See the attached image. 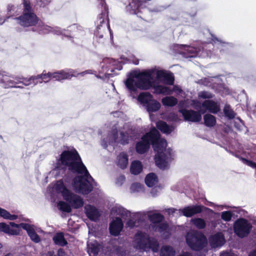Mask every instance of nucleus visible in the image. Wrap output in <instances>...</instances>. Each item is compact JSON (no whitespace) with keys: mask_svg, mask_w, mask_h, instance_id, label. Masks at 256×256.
Here are the masks:
<instances>
[{"mask_svg":"<svg viewBox=\"0 0 256 256\" xmlns=\"http://www.w3.org/2000/svg\"><path fill=\"white\" fill-rule=\"evenodd\" d=\"M175 251L174 248L168 246H166L160 250V256H174Z\"/></svg>","mask_w":256,"mask_h":256,"instance_id":"40","label":"nucleus"},{"mask_svg":"<svg viewBox=\"0 0 256 256\" xmlns=\"http://www.w3.org/2000/svg\"><path fill=\"white\" fill-rule=\"evenodd\" d=\"M177 256H192L188 252H186L182 254H179Z\"/></svg>","mask_w":256,"mask_h":256,"instance_id":"64","label":"nucleus"},{"mask_svg":"<svg viewBox=\"0 0 256 256\" xmlns=\"http://www.w3.org/2000/svg\"><path fill=\"white\" fill-rule=\"evenodd\" d=\"M68 168V170L73 174H84V176L90 177L93 180V178L89 174L80 156L76 160L72 162Z\"/></svg>","mask_w":256,"mask_h":256,"instance_id":"10","label":"nucleus"},{"mask_svg":"<svg viewBox=\"0 0 256 256\" xmlns=\"http://www.w3.org/2000/svg\"><path fill=\"white\" fill-rule=\"evenodd\" d=\"M162 102L164 106H174L178 104L177 98L172 96L164 98Z\"/></svg>","mask_w":256,"mask_h":256,"instance_id":"39","label":"nucleus"},{"mask_svg":"<svg viewBox=\"0 0 256 256\" xmlns=\"http://www.w3.org/2000/svg\"><path fill=\"white\" fill-rule=\"evenodd\" d=\"M199 96L201 98L204 99H210L213 98L214 96V94L206 91H202L200 92V94H199Z\"/></svg>","mask_w":256,"mask_h":256,"instance_id":"50","label":"nucleus"},{"mask_svg":"<svg viewBox=\"0 0 256 256\" xmlns=\"http://www.w3.org/2000/svg\"><path fill=\"white\" fill-rule=\"evenodd\" d=\"M224 242V236L221 232H217L209 238L210 244L214 248L222 246Z\"/></svg>","mask_w":256,"mask_h":256,"instance_id":"19","label":"nucleus"},{"mask_svg":"<svg viewBox=\"0 0 256 256\" xmlns=\"http://www.w3.org/2000/svg\"><path fill=\"white\" fill-rule=\"evenodd\" d=\"M128 156L124 152H121L118 156L117 165L122 169H125L128 164Z\"/></svg>","mask_w":256,"mask_h":256,"instance_id":"26","label":"nucleus"},{"mask_svg":"<svg viewBox=\"0 0 256 256\" xmlns=\"http://www.w3.org/2000/svg\"><path fill=\"white\" fill-rule=\"evenodd\" d=\"M142 5L140 0H132L129 4L126 6V10L131 14H136L140 18H142L140 14V6Z\"/></svg>","mask_w":256,"mask_h":256,"instance_id":"17","label":"nucleus"},{"mask_svg":"<svg viewBox=\"0 0 256 256\" xmlns=\"http://www.w3.org/2000/svg\"><path fill=\"white\" fill-rule=\"evenodd\" d=\"M152 136H154V140H152V146L156 154L164 152L167 146V142L166 140L160 138V135L159 132L155 128H152Z\"/></svg>","mask_w":256,"mask_h":256,"instance_id":"9","label":"nucleus"},{"mask_svg":"<svg viewBox=\"0 0 256 256\" xmlns=\"http://www.w3.org/2000/svg\"><path fill=\"white\" fill-rule=\"evenodd\" d=\"M50 2L51 0H36V4L40 7L44 8L47 6Z\"/></svg>","mask_w":256,"mask_h":256,"instance_id":"52","label":"nucleus"},{"mask_svg":"<svg viewBox=\"0 0 256 256\" xmlns=\"http://www.w3.org/2000/svg\"><path fill=\"white\" fill-rule=\"evenodd\" d=\"M224 112L225 115L228 118L230 119L234 118V112L232 110L224 108Z\"/></svg>","mask_w":256,"mask_h":256,"instance_id":"54","label":"nucleus"},{"mask_svg":"<svg viewBox=\"0 0 256 256\" xmlns=\"http://www.w3.org/2000/svg\"><path fill=\"white\" fill-rule=\"evenodd\" d=\"M232 216V213L230 210L222 212L221 214V218L227 222L231 220Z\"/></svg>","mask_w":256,"mask_h":256,"instance_id":"47","label":"nucleus"},{"mask_svg":"<svg viewBox=\"0 0 256 256\" xmlns=\"http://www.w3.org/2000/svg\"><path fill=\"white\" fill-rule=\"evenodd\" d=\"M248 256H256V248L250 252Z\"/></svg>","mask_w":256,"mask_h":256,"instance_id":"62","label":"nucleus"},{"mask_svg":"<svg viewBox=\"0 0 256 256\" xmlns=\"http://www.w3.org/2000/svg\"><path fill=\"white\" fill-rule=\"evenodd\" d=\"M57 256H66V252L64 249L60 248L58 250Z\"/></svg>","mask_w":256,"mask_h":256,"instance_id":"58","label":"nucleus"},{"mask_svg":"<svg viewBox=\"0 0 256 256\" xmlns=\"http://www.w3.org/2000/svg\"><path fill=\"white\" fill-rule=\"evenodd\" d=\"M0 216L10 220H15L18 218L17 215L11 214L8 211L1 208H0Z\"/></svg>","mask_w":256,"mask_h":256,"instance_id":"41","label":"nucleus"},{"mask_svg":"<svg viewBox=\"0 0 256 256\" xmlns=\"http://www.w3.org/2000/svg\"><path fill=\"white\" fill-rule=\"evenodd\" d=\"M194 106L195 108L197 110L200 109V108H201V107H202V104L198 101H196L195 102Z\"/></svg>","mask_w":256,"mask_h":256,"instance_id":"60","label":"nucleus"},{"mask_svg":"<svg viewBox=\"0 0 256 256\" xmlns=\"http://www.w3.org/2000/svg\"><path fill=\"white\" fill-rule=\"evenodd\" d=\"M148 220L152 224H158L164 220V216L160 213H154L148 216Z\"/></svg>","mask_w":256,"mask_h":256,"instance_id":"37","label":"nucleus"},{"mask_svg":"<svg viewBox=\"0 0 256 256\" xmlns=\"http://www.w3.org/2000/svg\"><path fill=\"white\" fill-rule=\"evenodd\" d=\"M40 80V76L38 74L37 76H32L30 78H27L25 81V86H28L30 84L36 85L38 83H42Z\"/></svg>","mask_w":256,"mask_h":256,"instance_id":"42","label":"nucleus"},{"mask_svg":"<svg viewBox=\"0 0 256 256\" xmlns=\"http://www.w3.org/2000/svg\"><path fill=\"white\" fill-rule=\"evenodd\" d=\"M86 214L89 220L93 222H96L100 216L98 209L92 205H88L86 208Z\"/></svg>","mask_w":256,"mask_h":256,"instance_id":"20","label":"nucleus"},{"mask_svg":"<svg viewBox=\"0 0 256 256\" xmlns=\"http://www.w3.org/2000/svg\"><path fill=\"white\" fill-rule=\"evenodd\" d=\"M66 202L70 204L74 208H79L84 205L83 199L79 196L76 194L71 192L64 198Z\"/></svg>","mask_w":256,"mask_h":256,"instance_id":"14","label":"nucleus"},{"mask_svg":"<svg viewBox=\"0 0 256 256\" xmlns=\"http://www.w3.org/2000/svg\"><path fill=\"white\" fill-rule=\"evenodd\" d=\"M178 112L182 114L184 120L186 121L199 122L202 120V116L200 114L194 110L183 108L180 109Z\"/></svg>","mask_w":256,"mask_h":256,"instance_id":"12","label":"nucleus"},{"mask_svg":"<svg viewBox=\"0 0 256 256\" xmlns=\"http://www.w3.org/2000/svg\"><path fill=\"white\" fill-rule=\"evenodd\" d=\"M80 158V154L76 149L64 150L60 155L59 161L62 166L68 167L72 162Z\"/></svg>","mask_w":256,"mask_h":256,"instance_id":"11","label":"nucleus"},{"mask_svg":"<svg viewBox=\"0 0 256 256\" xmlns=\"http://www.w3.org/2000/svg\"><path fill=\"white\" fill-rule=\"evenodd\" d=\"M152 73L150 71L132 72L128 76L125 85L130 91L132 92H136L138 88L148 90L152 87Z\"/></svg>","mask_w":256,"mask_h":256,"instance_id":"2","label":"nucleus"},{"mask_svg":"<svg viewBox=\"0 0 256 256\" xmlns=\"http://www.w3.org/2000/svg\"><path fill=\"white\" fill-rule=\"evenodd\" d=\"M56 190L58 192L62 194L64 199L70 192V191L66 187L62 180L57 182L56 185Z\"/></svg>","mask_w":256,"mask_h":256,"instance_id":"24","label":"nucleus"},{"mask_svg":"<svg viewBox=\"0 0 256 256\" xmlns=\"http://www.w3.org/2000/svg\"><path fill=\"white\" fill-rule=\"evenodd\" d=\"M90 252L94 256L98 254L100 252V248L98 245L92 244L90 247Z\"/></svg>","mask_w":256,"mask_h":256,"instance_id":"55","label":"nucleus"},{"mask_svg":"<svg viewBox=\"0 0 256 256\" xmlns=\"http://www.w3.org/2000/svg\"><path fill=\"white\" fill-rule=\"evenodd\" d=\"M204 124L208 127H212L216 123V118L210 114H207L204 116Z\"/></svg>","mask_w":256,"mask_h":256,"instance_id":"31","label":"nucleus"},{"mask_svg":"<svg viewBox=\"0 0 256 256\" xmlns=\"http://www.w3.org/2000/svg\"><path fill=\"white\" fill-rule=\"evenodd\" d=\"M13 80H14V82L16 83V84H22L24 85L25 86V81L26 80L27 78H24L22 76H14L13 77Z\"/></svg>","mask_w":256,"mask_h":256,"instance_id":"51","label":"nucleus"},{"mask_svg":"<svg viewBox=\"0 0 256 256\" xmlns=\"http://www.w3.org/2000/svg\"><path fill=\"white\" fill-rule=\"evenodd\" d=\"M145 106L149 112L158 111L160 108V104L153 98Z\"/></svg>","mask_w":256,"mask_h":256,"instance_id":"33","label":"nucleus"},{"mask_svg":"<svg viewBox=\"0 0 256 256\" xmlns=\"http://www.w3.org/2000/svg\"><path fill=\"white\" fill-rule=\"evenodd\" d=\"M10 224L13 228H16V229H20V228H22L24 230H26L28 234L34 228L32 227L31 225L28 224L26 223H21L20 224H16L14 222H10ZM21 230H20V232Z\"/></svg>","mask_w":256,"mask_h":256,"instance_id":"35","label":"nucleus"},{"mask_svg":"<svg viewBox=\"0 0 256 256\" xmlns=\"http://www.w3.org/2000/svg\"><path fill=\"white\" fill-rule=\"evenodd\" d=\"M172 150L168 148L164 152L156 154L155 155V163L156 166L161 170H166L169 167V162L172 160Z\"/></svg>","mask_w":256,"mask_h":256,"instance_id":"8","label":"nucleus"},{"mask_svg":"<svg viewBox=\"0 0 256 256\" xmlns=\"http://www.w3.org/2000/svg\"><path fill=\"white\" fill-rule=\"evenodd\" d=\"M127 212H128V211H126L123 208L119 209V214L122 216H125V215L126 216L128 214Z\"/></svg>","mask_w":256,"mask_h":256,"instance_id":"59","label":"nucleus"},{"mask_svg":"<svg viewBox=\"0 0 256 256\" xmlns=\"http://www.w3.org/2000/svg\"><path fill=\"white\" fill-rule=\"evenodd\" d=\"M10 76L7 75L6 78L2 82V86L4 88H22L23 87L20 86H16L14 80L9 78Z\"/></svg>","mask_w":256,"mask_h":256,"instance_id":"38","label":"nucleus"},{"mask_svg":"<svg viewBox=\"0 0 256 256\" xmlns=\"http://www.w3.org/2000/svg\"><path fill=\"white\" fill-rule=\"evenodd\" d=\"M52 240L55 244L64 246L68 244L65 239L64 234L62 232H57L52 238Z\"/></svg>","mask_w":256,"mask_h":256,"instance_id":"25","label":"nucleus"},{"mask_svg":"<svg viewBox=\"0 0 256 256\" xmlns=\"http://www.w3.org/2000/svg\"><path fill=\"white\" fill-rule=\"evenodd\" d=\"M159 244L158 241L154 239L150 238V242L148 246V248L151 249L154 252H157L158 250Z\"/></svg>","mask_w":256,"mask_h":256,"instance_id":"45","label":"nucleus"},{"mask_svg":"<svg viewBox=\"0 0 256 256\" xmlns=\"http://www.w3.org/2000/svg\"><path fill=\"white\" fill-rule=\"evenodd\" d=\"M58 206L60 210L62 212L69 213L72 211L70 206L64 201L59 202L58 204Z\"/></svg>","mask_w":256,"mask_h":256,"instance_id":"44","label":"nucleus"},{"mask_svg":"<svg viewBox=\"0 0 256 256\" xmlns=\"http://www.w3.org/2000/svg\"><path fill=\"white\" fill-rule=\"evenodd\" d=\"M23 11L22 14L16 18L18 24L23 27L34 26L32 30L40 34L47 32L49 27L40 22V19L34 12L30 0H22Z\"/></svg>","mask_w":256,"mask_h":256,"instance_id":"1","label":"nucleus"},{"mask_svg":"<svg viewBox=\"0 0 256 256\" xmlns=\"http://www.w3.org/2000/svg\"><path fill=\"white\" fill-rule=\"evenodd\" d=\"M252 228V224L244 218L237 219L233 225L234 233L241 238L247 237L250 233Z\"/></svg>","mask_w":256,"mask_h":256,"instance_id":"5","label":"nucleus"},{"mask_svg":"<svg viewBox=\"0 0 256 256\" xmlns=\"http://www.w3.org/2000/svg\"><path fill=\"white\" fill-rule=\"evenodd\" d=\"M153 98V96L152 94H151L148 92H142L139 94L138 100L144 106H146L148 104L152 99Z\"/></svg>","mask_w":256,"mask_h":256,"instance_id":"28","label":"nucleus"},{"mask_svg":"<svg viewBox=\"0 0 256 256\" xmlns=\"http://www.w3.org/2000/svg\"><path fill=\"white\" fill-rule=\"evenodd\" d=\"M158 182V178L154 173H150L145 178V183L148 187H152Z\"/></svg>","mask_w":256,"mask_h":256,"instance_id":"36","label":"nucleus"},{"mask_svg":"<svg viewBox=\"0 0 256 256\" xmlns=\"http://www.w3.org/2000/svg\"><path fill=\"white\" fill-rule=\"evenodd\" d=\"M88 73L86 72H84L80 73H77L76 72L72 69H68L66 70H61L56 72H46V70H44L40 76V80L42 82H48L50 79H54L55 80L60 81L64 80H70L73 76H77L78 75L80 74L84 76V74Z\"/></svg>","mask_w":256,"mask_h":256,"instance_id":"3","label":"nucleus"},{"mask_svg":"<svg viewBox=\"0 0 256 256\" xmlns=\"http://www.w3.org/2000/svg\"><path fill=\"white\" fill-rule=\"evenodd\" d=\"M188 51L189 53V54L188 56V57H196L198 54V52H196V49L193 47H188Z\"/></svg>","mask_w":256,"mask_h":256,"instance_id":"53","label":"nucleus"},{"mask_svg":"<svg viewBox=\"0 0 256 256\" xmlns=\"http://www.w3.org/2000/svg\"><path fill=\"white\" fill-rule=\"evenodd\" d=\"M28 235L31 240L36 243H38L40 241V236L37 234L34 229L30 232Z\"/></svg>","mask_w":256,"mask_h":256,"instance_id":"48","label":"nucleus"},{"mask_svg":"<svg viewBox=\"0 0 256 256\" xmlns=\"http://www.w3.org/2000/svg\"><path fill=\"white\" fill-rule=\"evenodd\" d=\"M10 224L13 228H16V229H20V228H22L24 230H26L28 234L34 228L32 227L31 225L28 224L26 223H21L20 224H16L14 222H10ZM21 230H20V232Z\"/></svg>","mask_w":256,"mask_h":256,"instance_id":"34","label":"nucleus"},{"mask_svg":"<svg viewBox=\"0 0 256 256\" xmlns=\"http://www.w3.org/2000/svg\"><path fill=\"white\" fill-rule=\"evenodd\" d=\"M142 170V166L140 161L134 160L132 162L130 168V171L132 174L134 175L138 174L141 172Z\"/></svg>","mask_w":256,"mask_h":256,"instance_id":"29","label":"nucleus"},{"mask_svg":"<svg viewBox=\"0 0 256 256\" xmlns=\"http://www.w3.org/2000/svg\"><path fill=\"white\" fill-rule=\"evenodd\" d=\"M158 224H158V226L159 230L160 232H163V231L166 230L168 228V226L167 223L160 222Z\"/></svg>","mask_w":256,"mask_h":256,"instance_id":"56","label":"nucleus"},{"mask_svg":"<svg viewBox=\"0 0 256 256\" xmlns=\"http://www.w3.org/2000/svg\"><path fill=\"white\" fill-rule=\"evenodd\" d=\"M124 227V224L121 218L116 217L115 220H112L110 224V232L114 236H118L120 234Z\"/></svg>","mask_w":256,"mask_h":256,"instance_id":"15","label":"nucleus"},{"mask_svg":"<svg viewBox=\"0 0 256 256\" xmlns=\"http://www.w3.org/2000/svg\"><path fill=\"white\" fill-rule=\"evenodd\" d=\"M156 78L162 81L164 84L173 85L174 78L172 72H167L164 70H160L156 72Z\"/></svg>","mask_w":256,"mask_h":256,"instance_id":"16","label":"nucleus"},{"mask_svg":"<svg viewBox=\"0 0 256 256\" xmlns=\"http://www.w3.org/2000/svg\"><path fill=\"white\" fill-rule=\"evenodd\" d=\"M88 178L92 180V178H86L84 175L79 176L74 178V188L77 192L86 195L92 191L93 186L88 182Z\"/></svg>","mask_w":256,"mask_h":256,"instance_id":"6","label":"nucleus"},{"mask_svg":"<svg viewBox=\"0 0 256 256\" xmlns=\"http://www.w3.org/2000/svg\"><path fill=\"white\" fill-rule=\"evenodd\" d=\"M156 128L162 132L164 134H170L172 132V126L162 120H160L156 124Z\"/></svg>","mask_w":256,"mask_h":256,"instance_id":"32","label":"nucleus"},{"mask_svg":"<svg viewBox=\"0 0 256 256\" xmlns=\"http://www.w3.org/2000/svg\"><path fill=\"white\" fill-rule=\"evenodd\" d=\"M10 226V225L7 224L4 222H0V232H4L11 236L20 234V229L11 228Z\"/></svg>","mask_w":256,"mask_h":256,"instance_id":"22","label":"nucleus"},{"mask_svg":"<svg viewBox=\"0 0 256 256\" xmlns=\"http://www.w3.org/2000/svg\"><path fill=\"white\" fill-rule=\"evenodd\" d=\"M193 224L198 229H204L206 226V223L204 220L202 218H195L192 220Z\"/></svg>","mask_w":256,"mask_h":256,"instance_id":"43","label":"nucleus"},{"mask_svg":"<svg viewBox=\"0 0 256 256\" xmlns=\"http://www.w3.org/2000/svg\"><path fill=\"white\" fill-rule=\"evenodd\" d=\"M202 108L207 110L210 112L216 114L220 111V106L217 102L213 100H208L202 104Z\"/></svg>","mask_w":256,"mask_h":256,"instance_id":"18","label":"nucleus"},{"mask_svg":"<svg viewBox=\"0 0 256 256\" xmlns=\"http://www.w3.org/2000/svg\"><path fill=\"white\" fill-rule=\"evenodd\" d=\"M139 238L136 240V244L138 247L144 250L148 249V242H150V238L146 236L142 233L138 234Z\"/></svg>","mask_w":256,"mask_h":256,"instance_id":"23","label":"nucleus"},{"mask_svg":"<svg viewBox=\"0 0 256 256\" xmlns=\"http://www.w3.org/2000/svg\"><path fill=\"white\" fill-rule=\"evenodd\" d=\"M152 128L148 132H146L141 138L139 141L136 144L135 149L136 152L140 154L146 152L150 148L152 145V140H154L152 136Z\"/></svg>","mask_w":256,"mask_h":256,"instance_id":"7","label":"nucleus"},{"mask_svg":"<svg viewBox=\"0 0 256 256\" xmlns=\"http://www.w3.org/2000/svg\"><path fill=\"white\" fill-rule=\"evenodd\" d=\"M101 6L102 10L101 13L98 16V20L100 22H104V18H106L107 20V26L110 28V20L108 17V8L106 4L105 0H98Z\"/></svg>","mask_w":256,"mask_h":256,"instance_id":"21","label":"nucleus"},{"mask_svg":"<svg viewBox=\"0 0 256 256\" xmlns=\"http://www.w3.org/2000/svg\"><path fill=\"white\" fill-rule=\"evenodd\" d=\"M207 209L208 208L204 206L196 204L185 206L181 210V212L183 216L187 218H190L196 214H200L204 210Z\"/></svg>","mask_w":256,"mask_h":256,"instance_id":"13","label":"nucleus"},{"mask_svg":"<svg viewBox=\"0 0 256 256\" xmlns=\"http://www.w3.org/2000/svg\"><path fill=\"white\" fill-rule=\"evenodd\" d=\"M155 93L164 95H170L174 89L172 90L168 86L162 85H157L154 86Z\"/></svg>","mask_w":256,"mask_h":256,"instance_id":"27","label":"nucleus"},{"mask_svg":"<svg viewBox=\"0 0 256 256\" xmlns=\"http://www.w3.org/2000/svg\"><path fill=\"white\" fill-rule=\"evenodd\" d=\"M180 12L177 10L172 12L170 16L168 18V20H178L179 19Z\"/></svg>","mask_w":256,"mask_h":256,"instance_id":"49","label":"nucleus"},{"mask_svg":"<svg viewBox=\"0 0 256 256\" xmlns=\"http://www.w3.org/2000/svg\"><path fill=\"white\" fill-rule=\"evenodd\" d=\"M7 72L0 70V84H2L4 80L6 78Z\"/></svg>","mask_w":256,"mask_h":256,"instance_id":"57","label":"nucleus"},{"mask_svg":"<svg viewBox=\"0 0 256 256\" xmlns=\"http://www.w3.org/2000/svg\"><path fill=\"white\" fill-rule=\"evenodd\" d=\"M129 134L128 132H120V142L125 145L129 143Z\"/></svg>","mask_w":256,"mask_h":256,"instance_id":"46","label":"nucleus"},{"mask_svg":"<svg viewBox=\"0 0 256 256\" xmlns=\"http://www.w3.org/2000/svg\"><path fill=\"white\" fill-rule=\"evenodd\" d=\"M186 242L193 250L200 251L206 246L208 241L202 232L196 231L188 234Z\"/></svg>","mask_w":256,"mask_h":256,"instance_id":"4","label":"nucleus"},{"mask_svg":"<svg viewBox=\"0 0 256 256\" xmlns=\"http://www.w3.org/2000/svg\"><path fill=\"white\" fill-rule=\"evenodd\" d=\"M206 110H206V108L204 109V108H200L199 109V110L196 112H198L200 114V116H202V114H204V113H206Z\"/></svg>","mask_w":256,"mask_h":256,"instance_id":"61","label":"nucleus"},{"mask_svg":"<svg viewBox=\"0 0 256 256\" xmlns=\"http://www.w3.org/2000/svg\"><path fill=\"white\" fill-rule=\"evenodd\" d=\"M48 256H57V255L55 254L54 251H49L48 252Z\"/></svg>","mask_w":256,"mask_h":256,"instance_id":"63","label":"nucleus"},{"mask_svg":"<svg viewBox=\"0 0 256 256\" xmlns=\"http://www.w3.org/2000/svg\"><path fill=\"white\" fill-rule=\"evenodd\" d=\"M105 20H106V18H104V22L100 23V20H99L98 18V22L99 24H98V25L96 27V30L95 32V34L99 38H102L104 37V32L105 31H106V26L109 30L110 32L111 31L110 28H109L108 27L107 24H106V26H104V27H103L102 25L104 24H105Z\"/></svg>","mask_w":256,"mask_h":256,"instance_id":"30","label":"nucleus"}]
</instances>
